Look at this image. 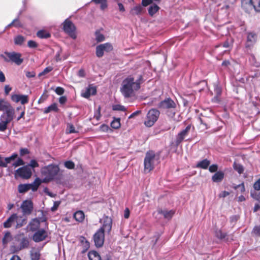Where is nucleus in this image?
Masks as SVG:
<instances>
[{"label": "nucleus", "instance_id": "9d476101", "mask_svg": "<svg viewBox=\"0 0 260 260\" xmlns=\"http://www.w3.org/2000/svg\"><path fill=\"white\" fill-rule=\"evenodd\" d=\"M104 237L103 229H99L93 235V240L96 247H101L103 245Z\"/></svg>", "mask_w": 260, "mask_h": 260}, {"label": "nucleus", "instance_id": "4468645a", "mask_svg": "<svg viewBox=\"0 0 260 260\" xmlns=\"http://www.w3.org/2000/svg\"><path fill=\"white\" fill-rule=\"evenodd\" d=\"M96 93V87L92 85H89L84 91H82L81 93L82 96L88 99L91 95H95Z\"/></svg>", "mask_w": 260, "mask_h": 260}, {"label": "nucleus", "instance_id": "a211bd4d", "mask_svg": "<svg viewBox=\"0 0 260 260\" xmlns=\"http://www.w3.org/2000/svg\"><path fill=\"white\" fill-rule=\"evenodd\" d=\"M245 4L252 6L257 12H260V0H245Z\"/></svg>", "mask_w": 260, "mask_h": 260}, {"label": "nucleus", "instance_id": "13d9d810", "mask_svg": "<svg viewBox=\"0 0 260 260\" xmlns=\"http://www.w3.org/2000/svg\"><path fill=\"white\" fill-rule=\"evenodd\" d=\"M30 257L31 260H39L40 258V253L38 251L31 253Z\"/></svg>", "mask_w": 260, "mask_h": 260}, {"label": "nucleus", "instance_id": "a878e982", "mask_svg": "<svg viewBox=\"0 0 260 260\" xmlns=\"http://www.w3.org/2000/svg\"><path fill=\"white\" fill-rule=\"evenodd\" d=\"M10 122L4 116L0 117V132H4L7 128L8 124Z\"/></svg>", "mask_w": 260, "mask_h": 260}, {"label": "nucleus", "instance_id": "0eeeda50", "mask_svg": "<svg viewBox=\"0 0 260 260\" xmlns=\"http://www.w3.org/2000/svg\"><path fill=\"white\" fill-rule=\"evenodd\" d=\"M62 29L66 34L73 40L77 38L76 27L72 21L66 19L62 23Z\"/></svg>", "mask_w": 260, "mask_h": 260}, {"label": "nucleus", "instance_id": "72a5a7b5", "mask_svg": "<svg viewBox=\"0 0 260 260\" xmlns=\"http://www.w3.org/2000/svg\"><path fill=\"white\" fill-rule=\"evenodd\" d=\"M11 105L10 104L4 99H0V111H4L9 108Z\"/></svg>", "mask_w": 260, "mask_h": 260}, {"label": "nucleus", "instance_id": "bb28decb", "mask_svg": "<svg viewBox=\"0 0 260 260\" xmlns=\"http://www.w3.org/2000/svg\"><path fill=\"white\" fill-rule=\"evenodd\" d=\"M25 41V38L21 35L16 36L14 38V42L16 45L22 46Z\"/></svg>", "mask_w": 260, "mask_h": 260}, {"label": "nucleus", "instance_id": "e2e57ef3", "mask_svg": "<svg viewBox=\"0 0 260 260\" xmlns=\"http://www.w3.org/2000/svg\"><path fill=\"white\" fill-rule=\"evenodd\" d=\"M20 94H12V95H11L12 101L15 103H18L20 101Z\"/></svg>", "mask_w": 260, "mask_h": 260}, {"label": "nucleus", "instance_id": "f03ea898", "mask_svg": "<svg viewBox=\"0 0 260 260\" xmlns=\"http://www.w3.org/2000/svg\"><path fill=\"white\" fill-rule=\"evenodd\" d=\"M59 172V166L55 164H50L41 169V173L44 176V182H49L53 180Z\"/></svg>", "mask_w": 260, "mask_h": 260}, {"label": "nucleus", "instance_id": "473e14b6", "mask_svg": "<svg viewBox=\"0 0 260 260\" xmlns=\"http://www.w3.org/2000/svg\"><path fill=\"white\" fill-rule=\"evenodd\" d=\"M84 213L82 211H76L74 214L75 220L79 222H82L84 219Z\"/></svg>", "mask_w": 260, "mask_h": 260}, {"label": "nucleus", "instance_id": "f257e3e1", "mask_svg": "<svg viewBox=\"0 0 260 260\" xmlns=\"http://www.w3.org/2000/svg\"><path fill=\"white\" fill-rule=\"evenodd\" d=\"M144 82L142 75H139L137 79L132 76H128L122 82L120 91L124 98L128 99L134 94V91L139 90L141 84Z\"/></svg>", "mask_w": 260, "mask_h": 260}, {"label": "nucleus", "instance_id": "4c0bfd02", "mask_svg": "<svg viewBox=\"0 0 260 260\" xmlns=\"http://www.w3.org/2000/svg\"><path fill=\"white\" fill-rule=\"evenodd\" d=\"M18 156V154L16 153H13L11 156L9 157H5L4 159V164L6 165V167L8 164L11 163L12 160H15Z\"/></svg>", "mask_w": 260, "mask_h": 260}, {"label": "nucleus", "instance_id": "ea45409f", "mask_svg": "<svg viewBox=\"0 0 260 260\" xmlns=\"http://www.w3.org/2000/svg\"><path fill=\"white\" fill-rule=\"evenodd\" d=\"M95 40L97 42H101L105 40V37L104 35L101 34L99 31L96 30L95 32Z\"/></svg>", "mask_w": 260, "mask_h": 260}, {"label": "nucleus", "instance_id": "412c9836", "mask_svg": "<svg viewBox=\"0 0 260 260\" xmlns=\"http://www.w3.org/2000/svg\"><path fill=\"white\" fill-rule=\"evenodd\" d=\"M158 213L162 215L165 218L170 220L174 214V211L172 210L168 211L160 209L158 210Z\"/></svg>", "mask_w": 260, "mask_h": 260}, {"label": "nucleus", "instance_id": "2f4dec72", "mask_svg": "<svg viewBox=\"0 0 260 260\" xmlns=\"http://www.w3.org/2000/svg\"><path fill=\"white\" fill-rule=\"evenodd\" d=\"M91 2L96 5L100 4L101 10H104L108 7L107 0H91Z\"/></svg>", "mask_w": 260, "mask_h": 260}, {"label": "nucleus", "instance_id": "f8f14e48", "mask_svg": "<svg viewBox=\"0 0 260 260\" xmlns=\"http://www.w3.org/2000/svg\"><path fill=\"white\" fill-rule=\"evenodd\" d=\"M191 128V125H187L185 129L181 131L176 136L175 140V145L178 146L184 139L185 137L188 134Z\"/></svg>", "mask_w": 260, "mask_h": 260}, {"label": "nucleus", "instance_id": "052dcab7", "mask_svg": "<svg viewBox=\"0 0 260 260\" xmlns=\"http://www.w3.org/2000/svg\"><path fill=\"white\" fill-rule=\"evenodd\" d=\"M27 46L30 48H36L38 46V44L33 40H29L28 41Z\"/></svg>", "mask_w": 260, "mask_h": 260}, {"label": "nucleus", "instance_id": "f704fd0d", "mask_svg": "<svg viewBox=\"0 0 260 260\" xmlns=\"http://www.w3.org/2000/svg\"><path fill=\"white\" fill-rule=\"evenodd\" d=\"M120 118H113V120L111 122V126L114 129H118L120 127Z\"/></svg>", "mask_w": 260, "mask_h": 260}, {"label": "nucleus", "instance_id": "c756f323", "mask_svg": "<svg viewBox=\"0 0 260 260\" xmlns=\"http://www.w3.org/2000/svg\"><path fill=\"white\" fill-rule=\"evenodd\" d=\"M143 8L141 5L134 7L131 10V14L133 15H139L143 12Z\"/></svg>", "mask_w": 260, "mask_h": 260}, {"label": "nucleus", "instance_id": "f3484780", "mask_svg": "<svg viewBox=\"0 0 260 260\" xmlns=\"http://www.w3.org/2000/svg\"><path fill=\"white\" fill-rule=\"evenodd\" d=\"M4 111L5 113L2 114L1 116H4L5 119L11 122L14 118V108L12 106H11L10 107H9V108H7V109L5 110Z\"/></svg>", "mask_w": 260, "mask_h": 260}, {"label": "nucleus", "instance_id": "3c124183", "mask_svg": "<svg viewBox=\"0 0 260 260\" xmlns=\"http://www.w3.org/2000/svg\"><path fill=\"white\" fill-rule=\"evenodd\" d=\"M64 166L69 169H73L75 167V164L71 160H68L64 162Z\"/></svg>", "mask_w": 260, "mask_h": 260}, {"label": "nucleus", "instance_id": "e433bc0d", "mask_svg": "<svg viewBox=\"0 0 260 260\" xmlns=\"http://www.w3.org/2000/svg\"><path fill=\"white\" fill-rule=\"evenodd\" d=\"M29 245L28 240L26 238H23L19 244V249L21 250L28 247Z\"/></svg>", "mask_w": 260, "mask_h": 260}, {"label": "nucleus", "instance_id": "423d86ee", "mask_svg": "<svg viewBox=\"0 0 260 260\" xmlns=\"http://www.w3.org/2000/svg\"><path fill=\"white\" fill-rule=\"evenodd\" d=\"M160 112L155 108H152L147 113L144 124L147 127H151L158 120Z\"/></svg>", "mask_w": 260, "mask_h": 260}, {"label": "nucleus", "instance_id": "37998d69", "mask_svg": "<svg viewBox=\"0 0 260 260\" xmlns=\"http://www.w3.org/2000/svg\"><path fill=\"white\" fill-rule=\"evenodd\" d=\"M41 183V180L39 178H37L33 183H30L32 185L33 191H35L38 189Z\"/></svg>", "mask_w": 260, "mask_h": 260}, {"label": "nucleus", "instance_id": "58836bf2", "mask_svg": "<svg viewBox=\"0 0 260 260\" xmlns=\"http://www.w3.org/2000/svg\"><path fill=\"white\" fill-rule=\"evenodd\" d=\"M79 241L80 243L84 247L85 250H86L89 247V243L84 237L81 236L79 238Z\"/></svg>", "mask_w": 260, "mask_h": 260}, {"label": "nucleus", "instance_id": "7c9ffc66", "mask_svg": "<svg viewBox=\"0 0 260 260\" xmlns=\"http://www.w3.org/2000/svg\"><path fill=\"white\" fill-rule=\"evenodd\" d=\"M159 7L156 4H151L148 8V13L151 16H152L159 10Z\"/></svg>", "mask_w": 260, "mask_h": 260}, {"label": "nucleus", "instance_id": "c03bdc74", "mask_svg": "<svg viewBox=\"0 0 260 260\" xmlns=\"http://www.w3.org/2000/svg\"><path fill=\"white\" fill-rule=\"evenodd\" d=\"M41 214L42 216L41 217H38L39 221H40V223H44L45 224V228L48 229V223L47 222V218L46 217V215L44 214V212L42 211H41Z\"/></svg>", "mask_w": 260, "mask_h": 260}, {"label": "nucleus", "instance_id": "6e6552de", "mask_svg": "<svg viewBox=\"0 0 260 260\" xmlns=\"http://www.w3.org/2000/svg\"><path fill=\"white\" fill-rule=\"evenodd\" d=\"M32 175V171L30 168H29L28 166H24L21 168H18L15 173V177H19L22 179H28Z\"/></svg>", "mask_w": 260, "mask_h": 260}, {"label": "nucleus", "instance_id": "20e7f679", "mask_svg": "<svg viewBox=\"0 0 260 260\" xmlns=\"http://www.w3.org/2000/svg\"><path fill=\"white\" fill-rule=\"evenodd\" d=\"M21 56L20 53L15 51H5L4 54H2L0 55L1 57L5 62H9L11 61L17 66H20L23 61V59L21 57Z\"/></svg>", "mask_w": 260, "mask_h": 260}, {"label": "nucleus", "instance_id": "338daca9", "mask_svg": "<svg viewBox=\"0 0 260 260\" xmlns=\"http://www.w3.org/2000/svg\"><path fill=\"white\" fill-rule=\"evenodd\" d=\"M55 92L58 95H62L64 92V89L61 87H57L55 90Z\"/></svg>", "mask_w": 260, "mask_h": 260}, {"label": "nucleus", "instance_id": "6ab92c4d", "mask_svg": "<svg viewBox=\"0 0 260 260\" xmlns=\"http://www.w3.org/2000/svg\"><path fill=\"white\" fill-rule=\"evenodd\" d=\"M31 189L32 190V185L30 183L20 184L18 186V190L19 193H23Z\"/></svg>", "mask_w": 260, "mask_h": 260}, {"label": "nucleus", "instance_id": "dca6fc26", "mask_svg": "<svg viewBox=\"0 0 260 260\" xmlns=\"http://www.w3.org/2000/svg\"><path fill=\"white\" fill-rule=\"evenodd\" d=\"M112 223V221L111 218L108 217V216H106L105 218H104V222L103 224V226L100 229H103L104 233L105 231H106L109 233L111 230Z\"/></svg>", "mask_w": 260, "mask_h": 260}, {"label": "nucleus", "instance_id": "4be33fe9", "mask_svg": "<svg viewBox=\"0 0 260 260\" xmlns=\"http://www.w3.org/2000/svg\"><path fill=\"white\" fill-rule=\"evenodd\" d=\"M224 173L222 171L216 172L212 177V180L214 182H220L224 178Z\"/></svg>", "mask_w": 260, "mask_h": 260}, {"label": "nucleus", "instance_id": "79ce46f5", "mask_svg": "<svg viewBox=\"0 0 260 260\" xmlns=\"http://www.w3.org/2000/svg\"><path fill=\"white\" fill-rule=\"evenodd\" d=\"M104 51L101 44L96 47V55L98 57H101L104 55Z\"/></svg>", "mask_w": 260, "mask_h": 260}, {"label": "nucleus", "instance_id": "cd10ccee", "mask_svg": "<svg viewBox=\"0 0 260 260\" xmlns=\"http://www.w3.org/2000/svg\"><path fill=\"white\" fill-rule=\"evenodd\" d=\"M37 36L40 39H48L51 37V34L45 30H40L37 32Z\"/></svg>", "mask_w": 260, "mask_h": 260}, {"label": "nucleus", "instance_id": "c85d7f7f", "mask_svg": "<svg viewBox=\"0 0 260 260\" xmlns=\"http://www.w3.org/2000/svg\"><path fill=\"white\" fill-rule=\"evenodd\" d=\"M88 256L89 260H101L100 254L95 251H89Z\"/></svg>", "mask_w": 260, "mask_h": 260}, {"label": "nucleus", "instance_id": "393cba45", "mask_svg": "<svg viewBox=\"0 0 260 260\" xmlns=\"http://www.w3.org/2000/svg\"><path fill=\"white\" fill-rule=\"evenodd\" d=\"M26 223V219L22 216H18L17 215V220H16L15 229H19L22 227Z\"/></svg>", "mask_w": 260, "mask_h": 260}, {"label": "nucleus", "instance_id": "774afa93", "mask_svg": "<svg viewBox=\"0 0 260 260\" xmlns=\"http://www.w3.org/2000/svg\"><path fill=\"white\" fill-rule=\"evenodd\" d=\"M253 187L257 191L260 190V178L254 183Z\"/></svg>", "mask_w": 260, "mask_h": 260}, {"label": "nucleus", "instance_id": "aec40b11", "mask_svg": "<svg viewBox=\"0 0 260 260\" xmlns=\"http://www.w3.org/2000/svg\"><path fill=\"white\" fill-rule=\"evenodd\" d=\"M30 230L31 231H36L39 230V228L40 226V223L39 221V218H35L32 219L29 223Z\"/></svg>", "mask_w": 260, "mask_h": 260}, {"label": "nucleus", "instance_id": "49530a36", "mask_svg": "<svg viewBox=\"0 0 260 260\" xmlns=\"http://www.w3.org/2000/svg\"><path fill=\"white\" fill-rule=\"evenodd\" d=\"M215 236L217 238H218L220 240H223V239H225V238L226 236V233L222 232V231L221 230L216 231L215 233Z\"/></svg>", "mask_w": 260, "mask_h": 260}, {"label": "nucleus", "instance_id": "a19ab883", "mask_svg": "<svg viewBox=\"0 0 260 260\" xmlns=\"http://www.w3.org/2000/svg\"><path fill=\"white\" fill-rule=\"evenodd\" d=\"M104 52H109L113 50V46L110 43H106L101 44Z\"/></svg>", "mask_w": 260, "mask_h": 260}, {"label": "nucleus", "instance_id": "5fc2aeb1", "mask_svg": "<svg viewBox=\"0 0 260 260\" xmlns=\"http://www.w3.org/2000/svg\"><path fill=\"white\" fill-rule=\"evenodd\" d=\"M24 165V162L23 159L21 158H18L17 160L14 162L12 165L14 167L16 168L20 166H22Z\"/></svg>", "mask_w": 260, "mask_h": 260}, {"label": "nucleus", "instance_id": "39448f33", "mask_svg": "<svg viewBox=\"0 0 260 260\" xmlns=\"http://www.w3.org/2000/svg\"><path fill=\"white\" fill-rule=\"evenodd\" d=\"M157 160V159H156V155L154 151H149L146 152L144 160V170L146 173H149L154 169L155 162Z\"/></svg>", "mask_w": 260, "mask_h": 260}, {"label": "nucleus", "instance_id": "8fccbe9b", "mask_svg": "<svg viewBox=\"0 0 260 260\" xmlns=\"http://www.w3.org/2000/svg\"><path fill=\"white\" fill-rule=\"evenodd\" d=\"M19 102L22 105L27 103L28 102V96L27 95L20 94Z\"/></svg>", "mask_w": 260, "mask_h": 260}, {"label": "nucleus", "instance_id": "ddd939ff", "mask_svg": "<svg viewBox=\"0 0 260 260\" xmlns=\"http://www.w3.org/2000/svg\"><path fill=\"white\" fill-rule=\"evenodd\" d=\"M257 39V35L255 33L249 32L247 34L246 42L245 47L250 48L255 43Z\"/></svg>", "mask_w": 260, "mask_h": 260}, {"label": "nucleus", "instance_id": "603ef678", "mask_svg": "<svg viewBox=\"0 0 260 260\" xmlns=\"http://www.w3.org/2000/svg\"><path fill=\"white\" fill-rule=\"evenodd\" d=\"M26 166H29V168L34 169L35 168L39 167V164L38 162L35 159H31L29 161V164L27 165Z\"/></svg>", "mask_w": 260, "mask_h": 260}, {"label": "nucleus", "instance_id": "bf43d9fd", "mask_svg": "<svg viewBox=\"0 0 260 260\" xmlns=\"http://www.w3.org/2000/svg\"><path fill=\"white\" fill-rule=\"evenodd\" d=\"M218 166L216 164H213L209 166V171L211 173H214L217 172Z\"/></svg>", "mask_w": 260, "mask_h": 260}, {"label": "nucleus", "instance_id": "2eb2a0df", "mask_svg": "<svg viewBox=\"0 0 260 260\" xmlns=\"http://www.w3.org/2000/svg\"><path fill=\"white\" fill-rule=\"evenodd\" d=\"M17 214L16 213L12 214L4 222L3 225L5 228H11L17 220Z\"/></svg>", "mask_w": 260, "mask_h": 260}, {"label": "nucleus", "instance_id": "c9c22d12", "mask_svg": "<svg viewBox=\"0 0 260 260\" xmlns=\"http://www.w3.org/2000/svg\"><path fill=\"white\" fill-rule=\"evenodd\" d=\"M12 236L11 233L7 231L5 233L4 237L2 239V243L3 245H6L12 240Z\"/></svg>", "mask_w": 260, "mask_h": 260}, {"label": "nucleus", "instance_id": "6e6d98bb", "mask_svg": "<svg viewBox=\"0 0 260 260\" xmlns=\"http://www.w3.org/2000/svg\"><path fill=\"white\" fill-rule=\"evenodd\" d=\"M53 70V68L51 66H49L46 67L42 72L39 73V76L40 77L41 76L44 75L49 72L52 71Z\"/></svg>", "mask_w": 260, "mask_h": 260}, {"label": "nucleus", "instance_id": "0e129e2a", "mask_svg": "<svg viewBox=\"0 0 260 260\" xmlns=\"http://www.w3.org/2000/svg\"><path fill=\"white\" fill-rule=\"evenodd\" d=\"M251 196L253 199L260 202V192L254 191V192H251Z\"/></svg>", "mask_w": 260, "mask_h": 260}, {"label": "nucleus", "instance_id": "09e8293b", "mask_svg": "<svg viewBox=\"0 0 260 260\" xmlns=\"http://www.w3.org/2000/svg\"><path fill=\"white\" fill-rule=\"evenodd\" d=\"M112 110L113 111H125L126 109L124 106L117 104L112 106Z\"/></svg>", "mask_w": 260, "mask_h": 260}, {"label": "nucleus", "instance_id": "9b49d317", "mask_svg": "<svg viewBox=\"0 0 260 260\" xmlns=\"http://www.w3.org/2000/svg\"><path fill=\"white\" fill-rule=\"evenodd\" d=\"M48 236L45 228L36 231L32 236V240L36 242H40L44 240Z\"/></svg>", "mask_w": 260, "mask_h": 260}, {"label": "nucleus", "instance_id": "69168bd1", "mask_svg": "<svg viewBox=\"0 0 260 260\" xmlns=\"http://www.w3.org/2000/svg\"><path fill=\"white\" fill-rule=\"evenodd\" d=\"M29 153V151L27 148H22L20 149V155L22 156L26 154H28Z\"/></svg>", "mask_w": 260, "mask_h": 260}, {"label": "nucleus", "instance_id": "864d4df0", "mask_svg": "<svg viewBox=\"0 0 260 260\" xmlns=\"http://www.w3.org/2000/svg\"><path fill=\"white\" fill-rule=\"evenodd\" d=\"M252 233L255 236L260 237V225L255 226L252 231Z\"/></svg>", "mask_w": 260, "mask_h": 260}, {"label": "nucleus", "instance_id": "a18cd8bd", "mask_svg": "<svg viewBox=\"0 0 260 260\" xmlns=\"http://www.w3.org/2000/svg\"><path fill=\"white\" fill-rule=\"evenodd\" d=\"M232 187L237 190V192H238L239 190H240L241 192L244 191V182H242L238 185H236L235 184H233Z\"/></svg>", "mask_w": 260, "mask_h": 260}, {"label": "nucleus", "instance_id": "7ed1b4c3", "mask_svg": "<svg viewBox=\"0 0 260 260\" xmlns=\"http://www.w3.org/2000/svg\"><path fill=\"white\" fill-rule=\"evenodd\" d=\"M157 107L160 109L167 110V116L171 118H174L176 114V104L170 98H167L160 102L157 105Z\"/></svg>", "mask_w": 260, "mask_h": 260}, {"label": "nucleus", "instance_id": "4d7b16f0", "mask_svg": "<svg viewBox=\"0 0 260 260\" xmlns=\"http://www.w3.org/2000/svg\"><path fill=\"white\" fill-rule=\"evenodd\" d=\"M67 130L69 131L68 133H76L77 131L75 130L74 126L72 124L68 123L67 124Z\"/></svg>", "mask_w": 260, "mask_h": 260}, {"label": "nucleus", "instance_id": "b1692460", "mask_svg": "<svg viewBox=\"0 0 260 260\" xmlns=\"http://www.w3.org/2000/svg\"><path fill=\"white\" fill-rule=\"evenodd\" d=\"M59 111L56 103H53L48 107L45 108L43 111L44 114H47L51 112H57Z\"/></svg>", "mask_w": 260, "mask_h": 260}, {"label": "nucleus", "instance_id": "5701e85b", "mask_svg": "<svg viewBox=\"0 0 260 260\" xmlns=\"http://www.w3.org/2000/svg\"><path fill=\"white\" fill-rule=\"evenodd\" d=\"M210 164V161L206 158L198 162L196 168L203 169H207Z\"/></svg>", "mask_w": 260, "mask_h": 260}, {"label": "nucleus", "instance_id": "de8ad7c7", "mask_svg": "<svg viewBox=\"0 0 260 260\" xmlns=\"http://www.w3.org/2000/svg\"><path fill=\"white\" fill-rule=\"evenodd\" d=\"M233 167L234 169L239 174L242 173L243 171V167L241 165L235 162L233 164Z\"/></svg>", "mask_w": 260, "mask_h": 260}, {"label": "nucleus", "instance_id": "1a4fd4ad", "mask_svg": "<svg viewBox=\"0 0 260 260\" xmlns=\"http://www.w3.org/2000/svg\"><path fill=\"white\" fill-rule=\"evenodd\" d=\"M20 208L23 216H27L31 214L34 209V204L30 200H26L22 202Z\"/></svg>", "mask_w": 260, "mask_h": 260}, {"label": "nucleus", "instance_id": "680f3d73", "mask_svg": "<svg viewBox=\"0 0 260 260\" xmlns=\"http://www.w3.org/2000/svg\"><path fill=\"white\" fill-rule=\"evenodd\" d=\"M236 0H226L224 2V4L223 7H221V10H228L230 8V5L228 3V2H231L233 4L235 2Z\"/></svg>", "mask_w": 260, "mask_h": 260}]
</instances>
